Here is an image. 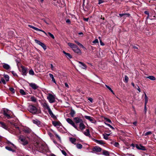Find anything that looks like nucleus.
Returning <instances> with one entry per match:
<instances>
[{
    "label": "nucleus",
    "mask_w": 156,
    "mask_h": 156,
    "mask_svg": "<svg viewBox=\"0 0 156 156\" xmlns=\"http://www.w3.org/2000/svg\"><path fill=\"white\" fill-rule=\"evenodd\" d=\"M93 42L94 43L96 44L98 42V40L97 39H95Z\"/></svg>",
    "instance_id": "nucleus-52"
},
{
    "label": "nucleus",
    "mask_w": 156,
    "mask_h": 156,
    "mask_svg": "<svg viewBox=\"0 0 156 156\" xmlns=\"http://www.w3.org/2000/svg\"><path fill=\"white\" fill-rule=\"evenodd\" d=\"M34 41L36 43L41 46L44 50H45L47 48L46 46L44 43L37 39H35Z\"/></svg>",
    "instance_id": "nucleus-10"
},
{
    "label": "nucleus",
    "mask_w": 156,
    "mask_h": 156,
    "mask_svg": "<svg viewBox=\"0 0 156 156\" xmlns=\"http://www.w3.org/2000/svg\"><path fill=\"white\" fill-rule=\"evenodd\" d=\"M136 86H137V88H136L137 90H138V91L140 92H141L140 88L137 85H136Z\"/></svg>",
    "instance_id": "nucleus-59"
},
{
    "label": "nucleus",
    "mask_w": 156,
    "mask_h": 156,
    "mask_svg": "<svg viewBox=\"0 0 156 156\" xmlns=\"http://www.w3.org/2000/svg\"><path fill=\"white\" fill-rule=\"evenodd\" d=\"M5 148L7 150L9 151H12L13 152H15V150H12L10 147H9L6 146L5 147Z\"/></svg>",
    "instance_id": "nucleus-31"
},
{
    "label": "nucleus",
    "mask_w": 156,
    "mask_h": 156,
    "mask_svg": "<svg viewBox=\"0 0 156 156\" xmlns=\"http://www.w3.org/2000/svg\"><path fill=\"white\" fill-rule=\"evenodd\" d=\"M29 85L34 90H36L39 87V86L34 83H31L29 84Z\"/></svg>",
    "instance_id": "nucleus-16"
},
{
    "label": "nucleus",
    "mask_w": 156,
    "mask_h": 156,
    "mask_svg": "<svg viewBox=\"0 0 156 156\" xmlns=\"http://www.w3.org/2000/svg\"><path fill=\"white\" fill-rule=\"evenodd\" d=\"M48 34L49 36L52 39H54L55 38L54 36L50 32H48V33L47 34V35Z\"/></svg>",
    "instance_id": "nucleus-43"
},
{
    "label": "nucleus",
    "mask_w": 156,
    "mask_h": 156,
    "mask_svg": "<svg viewBox=\"0 0 156 156\" xmlns=\"http://www.w3.org/2000/svg\"><path fill=\"white\" fill-rule=\"evenodd\" d=\"M152 133L151 131H148L146 133L144 134L145 136H147L148 135L151 134H152Z\"/></svg>",
    "instance_id": "nucleus-48"
},
{
    "label": "nucleus",
    "mask_w": 156,
    "mask_h": 156,
    "mask_svg": "<svg viewBox=\"0 0 156 156\" xmlns=\"http://www.w3.org/2000/svg\"><path fill=\"white\" fill-rule=\"evenodd\" d=\"M61 152L64 155L66 156L67 155V154L66 152L64 150H61Z\"/></svg>",
    "instance_id": "nucleus-50"
},
{
    "label": "nucleus",
    "mask_w": 156,
    "mask_h": 156,
    "mask_svg": "<svg viewBox=\"0 0 156 156\" xmlns=\"http://www.w3.org/2000/svg\"><path fill=\"white\" fill-rule=\"evenodd\" d=\"M74 120L76 123H80L83 121V120L81 119L80 117H76L74 118Z\"/></svg>",
    "instance_id": "nucleus-12"
},
{
    "label": "nucleus",
    "mask_w": 156,
    "mask_h": 156,
    "mask_svg": "<svg viewBox=\"0 0 156 156\" xmlns=\"http://www.w3.org/2000/svg\"><path fill=\"white\" fill-rule=\"evenodd\" d=\"M147 77L151 80H155L156 79L155 78L152 76H149Z\"/></svg>",
    "instance_id": "nucleus-32"
},
{
    "label": "nucleus",
    "mask_w": 156,
    "mask_h": 156,
    "mask_svg": "<svg viewBox=\"0 0 156 156\" xmlns=\"http://www.w3.org/2000/svg\"><path fill=\"white\" fill-rule=\"evenodd\" d=\"M100 44H101V45H104V44L102 42V41H101V40H100Z\"/></svg>",
    "instance_id": "nucleus-63"
},
{
    "label": "nucleus",
    "mask_w": 156,
    "mask_h": 156,
    "mask_svg": "<svg viewBox=\"0 0 156 156\" xmlns=\"http://www.w3.org/2000/svg\"><path fill=\"white\" fill-rule=\"evenodd\" d=\"M76 147L78 149H81L83 147V146L82 144H78L76 145Z\"/></svg>",
    "instance_id": "nucleus-36"
},
{
    "label": "nucleus",
    "mask_w": 156,
    "mask_h": 156,
    "mask_svg": "<svg viewBox=\"0 0 156 156\" xmlns=\"http://www.w3.org/2000/svg\"><path fill=\"white\" fill-rule=\"evenodd\" d=\"M30 99L31 101L34 102H37V99L34 96L31 97H30Z\"/></svg>",
    "instance_id": "nucleus-33"
},
{
    "label": "nucleus",
    "mask_w": 156,
    "mask_h": 156,
    "mask_svg": "<svg viewBox=\"0 0 156 156\" xmlns=\"http://www.w3.org/2000/svg\"><path fill=\"white\" fill-rule=\"evenodd\" d=\"M70 141L73 144H75V143L76 141V139L74 138L70 137L69 138Z\"/></svg>",
    "instance_id": "nucleus-29"
},
{
    "label": "nucleus",
    "mask_w": 156,
    "mask_h": 156,
    "mask_svg": "<svg viewBox=\"0 0 156 156\" xmlns=\"http://www.w3.org/2000/svg\"><path fill=\"white\" fill-rule=\"evenodd\" d=\"M113 145L115 147H118L119 146V144L118 143L116 142Z\"/></svg>",
    "instance_id": "nucleus-49"
},
{
    "label": "nucleus",
    "mask_w": 156,
    "mask_h": 156,
    "mask_svg": "<svg viewBox=\"0 0 156 156\" xmlns=\"http://www.w3.org/2000/svg\"><path fill=\"white\" fill-rule=\"evenodd\" d=\"M75 114V111L73 109H72L71 110V111L70 113V114L71 115V116L72 117H73L74 116V115Z\"/></svg>",
    "instance_id": "nucleus-35"
},
{
    "label": "nucleus",
    "mask_w": 156,
    "mask_h": 156,
    "mask_svg": "<svg viewBox=\"0 0 156 156\" xmlns=\"http://www.w3.org/2000/svg\"><path fill=\"white\" fill-rule=\"evenodd\" d=\"M91 139L95 142L98 144L103 145L105 144V142L102 140H98L93 138H91Z\"/></svg>",
    "instance_id": "nucleus-11"
},
{
    "label": "nucleus",
    "mask_w": 156,
    "mask_h": 156,
    "mask_svg": "<svg viewBox=\"0 0 156 156\" xmlns=\"http://www.w3.org/2000/svg\"><path fill=\"white\" fill-rule=\"evenodd\" d=\"M3 67L5 69L7 70H9L10 69V66L9 64L5 63H4L3 64Z\"/></svg>",
    "instance_id": "nucleus-19"
},
{
    "label": "nucleus",
    "mask_w": 156,
    "mask_h": 156,
    "mask_svg": "<svg viewBox=\"0 0 156 156\" xmlns=\"http://www.w3.org/2000/svg\"><path fill=\"white\" fill-rule=\"evenodd\" d=\"M0 126L2 127L4 129H5L6 130L8 129V127L5 125V124L2 122H0Z\"/></svg>",
    "instance_id": "nucleus-18"
},
{
    "label": "nucleus",
    "mask_w": 156,
    "mask_h": 156,
    "mask_svg": "<svg viewBox=\"0 0 156 156\" xmlns=\"http://www.w3.org/2000/svg\"><path fill=\"white\" fill-rule=\"evenodd\" d=\"M144 13L146 14H147V15H148V16H149V12H148V11H145L144 12Z\"/></svg>",
    "instance_id": "nucleus-64"
},
{
    "label": "nucleus",
    "mask_w": 156,
    "mask_h": 156,
    "mask_svg": "<svg viewBox=\"0 0 156 156\" xmlns=\"http://www.w3.org/2000/svg\"><path fill=\"white\" fill-rule=\"evenodd\" d=\"M12 73L14 76H17V74L14 71H12Z\"/></svg>",
    "instance_id": "nucleus-55"
},
{
    "label": "nucleus",
    "mask_w": 156,
    "mask_h": 156,
    "mask_svg": "<svg viewBox=\"0 0 156 156\" xmlns=\"http://www.w3.org/2000/svg\"><path fill=\"white\" fill-rule=\"evenodd\" d=\"M49 75L53 83L56 84V82L55 79L54 78L53 75L51 73H49Z\"/></svg>",
    "instance_id": "nucleus-25"
},
{
    "label": "nucleus",
    "mask_w": 156,
    "mask_h": 156,
    "mask_svg": "<svg viewBox=\"0 0 156 156\" xmlns=\"http://www.w3.org/2000/svg\"><path fill=\"white\" fill-rule=\"evenodd\" d=\"M14 125L15 128L19 129V128L18 127L16 124H14Z\"/></svg>",
    "instance_id": "nucleus-62"
},
{
    "label": "nucleus",
    "mask_w": 156,
    "mask_h": 156,
    "mask_svg": "<svg viewBox=\"0 0 156 156\" xmlns=\"http://www.w3.org/2000/svg\"><path fill=\"white\" fill-rule=\"evenodd\" d=\"M83 20L87 22L89 20V18H83Z\"/></svg>",
    "instance_id": "nucleus-58"
},
{
    "label": "nucleus",
    "mask_w": 156,
    "mask_h": 156,
    "mask_svg": "<svg viewBox=\"0 0 156 156\" xmlns=\"http://www.w3.org/2000/svg\"><path fill=\"white\" fill-rule=\"evenodd\" d=\"M106 121L110 123H112V122H111V120L110 119H109L106 118Z\"/></svg>",
    "instance_id": "nucleus-56"
},
{
    "label": "nucleus",
    "mask_w": 156,
    "mask_h": 156,
    "mask_svg": "<svg viewBox=\"0 0 156 156\" xmlns=\"http://www.w3.org/2000/svg\"><path fill=\"white\" fill-rule=\"evenodd\" d=\"M32 122L34 124H36L39 127H40L41 126V122L37 119H33Z\"/></svg>",
    "instance_id": "nucleus-13"
},
{
    "label": "nucleus",
    "mask_w": 156,
    "mask_h": 156,
    "mask_svg": "<svg viewBox=\"0 0 156 156\" xmlns=\"http://www.w3.org/2000/svg\"><path fill=\"white\" fill-rule=\"evenodd\" d=\"M105 86L109 90H110L113 94H114V93L113 91V90L111 88L109 87V86L105 85Z\"/></svg>",
    "instance_id": "nucleus-40"
},
{
    "label": "nucleus",
    "mask_w": 156,
    "mask_h": 156,
    "mask_svg": "<svg viewBox=\"0 0 156 156\" xmlns=\"http://www.w3.org/2000/svg\"><path fill=\"white\" fill-rule=\"evenodd\" d=\"M88 100H89L92 103L93 101V99L91 98H89L88 99Z\"/></svg>",
    "instance_id": "nucleus-54"
},
{
    "label": "nucleus",
    "mask_w": 156,
    "mask_h": 156,
    "mask_svg": "<svg viewBox=\"0 0 156 156\" xmlns=\"http://www.w3.org/2000/svg\"><path fill=\"white\" fill-rule=\"evenodd\" d=\"M33 29L37 30V31H41L43 32L46 36H47V33H46L43 30H42L41 29H39L35 27H34Z\"/></svg>",
    "instance_id": "nucleus-26"
},
{
    "label": "nucleus",
    "mask_w": 156,
    "mask_h": 156,
    "mask_svg": "<svg viewBox=\"0 0 156 156\" xmlns=\"http://www.w3.org/2000/svg\"><path fill=\"white\" fill-rule=\"evenodd\" d=\"M108 126L110 127L112 129H115L110 124L108 125Z\"/></svg>",
    "instance_id": "nucleus-60"
},
{
    "label": "nucleus",
    "mask_w": 156,
    "mask_h": 156,
    "mask_svg": "<svg viewBox=\"0 0 156 156\" xmlns=\"http://www.w3.org/2000/svg\"><path fill=\"white\" fill-rule=\"evenodd\" d=\"M28 111L33 114H38L40 113L41 111L35 106L33 105H29L28 107Z\"/></svg>",
    "instance_id": "nucleus-1"
},
{
    "label": "nucleus",
    "mask_w": 156,
    "mask_h": 156,
    "mask_svg": "<svg viewBox=\"0 0 156 156\" xmlns=\"http://www.w3.org/2000/svg\"><path fill=\"white\" fill-rule=\"evenodd\" d=\"M20 92L22 95H25L26 94L25 92L22 89H20Z\"/></svg>",
    "instance_id": "nucleus-42"
},
{
    "label": "nucleus",
    "mask_w": 156,
    "mask_h": 156,
    "mask_svg": "<svg viewBox=\"0 0 156 156\" xmlns=\"http://www.w3.org/2000/svg\"><path fill=\"white\" fill-rule=\"evenodd\" d=\"M144 95H145V105H146L148 101V98L147 96L146 93L145 92H144Z\"/></svg>",
    "instance_id": "nucleus-34"
},
{
    "label": "nucleus",
    "mask_w": 156,
    "mask_h": 156,
    "mask_svg": "<svg viewBox=\"0 0 156 156\" xmlns=\"http://www.w3.org/2000/svg\"><path fill=\"white\" fill-rule=\"evenodd\" d=\"M3 115L7 119H10L14 117L12 112L10 113V112L7 109L3 111Z\"/></svg>",
    "instance_id": "nucleus-6"
},
{
    "label": "nucleus",
    "mask_w": 156,
    "mask_h": 156,
    "mask_svg": "<svg viewBox=\"0 0 156 156\" xmlns=\"http://www.w3.org/2000/svg\"><path fill=\"white\" fill-rule=\"evenodd\" d=\"M119 16L120 17H122L123 16L129 17L130 16V14L129 13L119 14Z\"/></svg>",
    "instance_id": "nucleus-27"
},
{
    "label": "nucleus",
    "mask_w": 156,
    "mask_h": 156,
    "mask_svg": "<svg viewBox=\"0 0 156 156\" xmlns=\"http://www.w3.org/2000/svg\"><path fill=\"white\" fill-rule=\"evenodd\" d=\"M48 134L51 137H52L53 136L52 133L50 132H48Z\"/></svg>",
    "instance_id": "nucleus-57"
},
{
    "label": "nucleus",
    "mask_w": 156,
    "mask_h": 156,
    "mask_svg": "<svg viewBox=\"0 0 156 156\" xmlns=\"http://www.w3.org/2000/svg\"><path fill=\"white\" fill-rule=\"evenodd\" d=\"M23 131L26 133H29L31 132V130L28 128H26L23 129Z\"/></svg>",
    "instance_id": "nucleus-23"
},
{
    "label": "nucleus",
    "mask_w": 156,
    "mask_h": 156,
    "mask_svg": "<svg viewBox=\"0 0 156 156\" xmlns=\"http://www.w3.org/2000/svg\"><path fill=\"white\" fill-rule=\"evenodd\" d=\"M84 117L86 119L89 120L92 123L95 124L97 122L96 120L90 116L85 115L84 116Z\"/></svg>",
    "instance_id": "nucleus-9"
},
{
    "label": "nucleus",
    "mask_w": 156,
    "mask_h": 156,
    "mask_svg": "<svg viewBox=\"0 0 156 156\" xmlns=\"http://www.w3.org/2000/svg\"><path fill=\"white\" fill-rule=\"evenodd\" d=\"M55 95L54 94L53 95L51 94H49L48 96L47 97V98L49 101V102L51 103H53L55 101Z\"/></svg>",
    "instance_id": "nucleus-7"
},
{
    "label": "nucleus",
    "mask_w": 156,
    "mask_h": 156,
    "mask_svg": "<svg viewBox=\"0 0 156 156\" xmlns=\"http://www.w3.org/2000/svg\"><path fill=\"white\" fill-rule=\"evenodd\" d=\"M4 77L6 81H8L9 80V76L5 74L4 76Z\"/></svg>",
    "instance_id": "nucleus-38"
},
{
    "label": "nucleus",
    "mask_w": 156,
    "mask_h": 156,
    "mask_svg": "<svg viewBox=\"0 0 156 156\" xmlns=\"http://www.w3.org/2000/svg\"><path fill=\"white\" fill-rule=\"evenodd\" d=\"M68 45L75 52L79 53L81 52L80 49L76 44L71 43H68Z\"/></svg>",
    "instance_id": "nucleus-4"
},
{
    "label": "nucleus",
    "mask_w": 156,
    "mask_h": 156,
    "mask_svg": "<svg viewBox=\"0 0 156 156\" xmlns=\"http://www.w3.org/2000/svg\"><path fill=\"white\" fill-rule=\"evenodd\" d=\"M79 127L80 129L81 130H83L85 128V126L84 125L83 123V121H82V122L80 123L79 124Z\"/></svg>",
    "instance_id": "nucleus-20"
},
{
    "label": "nucleus",
    "mask_w": 156,
    "mask_h": 156,
    "mask_svg": "<svg viewBox=\"0 0 156 156\" xmlns=\"http://www.w3.org/2000/svg\"><path fill=\"white\" fill-rule=\"evenodd\" d=\"M136 147L139 150H142L143 151H145L146 150L145 147L141 145H138L136 144Z\"/></svg>",
    "instance_id": "nucleus-17"
},
{
    "label": "nucleus",
    "mask_w": 156,
    "mask_h": 156,
    "mask_svg": "<svg viewBox=\"0 0 156 156\" xmlns=\"http://www.w3.org/2000/svg\"><path fill=\"white\" fill-rule=\"evenodd\" d=\"M29 73L30 75H34V72L32 69H31L29 70Z\"/></svg>",
    "instance_id": "nucleus-37"
},
{
    "label": "nucleus",
    "mask_w": 156,
    "mask_h": 156,
    "mask_svg": "<svg viewBox=\"0 0 156 156\" xmlns=\"http://www.w3.org/2000/svg\"><path fill=\"white\" fill-rule=\"evenodd\" d=\"M50 65H51V70H52L53 71L54 70L55 68L54 67V66H53V65L52 64H50Z\"/></svg>",
    "instance_id": "nucleus-51"
},
{
    "label": "nucleus",
    "mask_w": 156,
    "mask_h": 156,
    "mask_svg": "<svg viewBox=\"0 0 156 156\" xmlns=\"http://www.w3.org/2000/svg\"><path fill=\"white\" fill-rule=\"evenodd\" d=\"M98 3L99 4H100L104 2V1L102 0H98Z\"/></svg>",
    "instance_id": "nucleus-53"
},
{
    "label": "nucleus",
    "mask_w": 156,
    "mask_h": 156,
    "mask_svg": "<svg viewBox=\"0 0 156 156\" xmlns=\"http://www.w3.org/2000/svg\"><path fill=\"white\" fill-rule=\"evenodd\" d=\"M63 53L66 55V57L67 58H72V56L69 53L66 52L65 51H63Z\"/></svg>",
    "instance_id": "nucleus-24"
},
{
    "label": "nucleus",
    "mask_w": 156,
    "mask_h": 156,
    "mask_svg": "<svg viewBox=\"0 0 156 156\" xmlns=\"http://www.w3.org/2000/svg\"><path fill=\"white\" fill-rule=\"evenodd\" d=\"M66 121L70 125H71L72 126H73L74 128H75L76 130H79L78 129L77 126H76L74 122H73V121L70 118H67L66 119Z\"/></svg>",
    "instance_id": "nucleus-8"
},
{
    "label": "nucleus",
    "mask_w": 156,
    "mask_h": 156,
    "mask_svg": "<svg viewBox=\"0 0 156 156\" xmlns=\"http://www.w3.org/2000/svg\"><path fill=\"white\" fill-rule=\"evenodd\" d=\"M37 150L40 152L44 153L47 152L48 150V147L45 145L38 144L37 147Z\"/></svg>",
    "instance_id": "nucleus-3"
},
{
    "label": "nucleus",
    "mask_w": 156,
    "mask_h": 156,
    "mask_svg": "<svg viewBox=\"0 0 156 156\" xmlns=\"http://www.w3.org/2000/svg\"><path fill=\"white\" fill-rule=\"evenodd\" d=\"M54 133L56 136L58 138L59 140L60 141H61V139L60 137L56 133Z\"/></svg>",
    "instance_id": "nucleus-46"
},
{
    "label": "nucleus",
    "mask_w": 156,
    "mask_h": 156,
    "mask_svg": "<svg viewBox=\"0 0 156 156\" xmlns=\"http://www.w3.org/2000/svg\"><path fill=\"white\" fill-rule=\"evenodd\" d=\"M42 105L45 109L48 110V112L51 117L53 118H55L56 116L53 114L50 107L46 102H44L42 104Z\"/></svg>",
    "instance_id": "nucleus-2"
},
{
    "label": "nucleus",
    "mask_w": 156,
    "mask_h": 156,
    "mask_svg": "<svg viewBox=\"0 0 156 156\" xmlns=\"http://www.w3.org/2000/svg\"><path fill=\"white\" fill-rule=\"evenodd\" d=\"M1 83H2L3 84H6V82L5 80L4 79L3 77H1Z\"/></svg>",
    "instance_id": "nucleus-41"
},
{
    "label": "nucleus",
    "mask_w": 156,
    "mask_h": 156,
    "mask_svg": "<svg viewBox=\"0 0 156 156\" xmlns=\"http://www.w3.org/2000/svg\"><path fill=\"white\" fill-rule=\"evenodd\" d=\"M9 89L10 90V91H11L12 93H15V90L13 88L10 87Z\"/></svg>",
    "instance_id": "nucleus-47"
},
{
    "label": "nucleus",
    "mask_w": 156,
    "mask_h": 156,
    "mask_svg": "<svg viewBox=\"0 0 156 156\" xmlns=\"http://www.w3.org/2000/svg\"><path fill=\"white\" fill-rule=\"evenodd\" d=\"M19 142L23 146L28 144V141L26 138L23 135H20L19 136Z\"/></svg>",
    "instance_id": "nucleus-5"
},
{
    "label": "nucleus",
    "mask_w": 156,
    "mask_h": 156,
    "mask_svg": "<svg viewBox=\"0 0 156 156\" xmlns=\"http://www.w3.org/2000/svg\"><path fill=\"white\" fill-rule=\"evenodd\" d=\"M75 42L79 46H80V44H81L79 42L77 41H75Z\"/></svg>",
    "instance_id": "nucleus-61"
},
{
    "label": "nucleus",
    "mask_w": 156,
    "mask_h": 156,
    "mask_svg": "<svg viewBox=\"0 0 156 156\" xmlns=\"http://www.w3.org/2000/svg\"><path fill=\"white\" fill-rule=\"evenodd\" d=\"M86 131L84 133V134L85 135L87 136H89V137H91V136L90 135V131L89 129H87L86 130Z\"/></svg>",
    "instance_id": "nucleus-22"
},
{
    "label": "nucleus",
    "mask_w": 156,
    "mask_h": 156,
    "mask_svg": "<svg viewBox=\"0 0 156 156\" xmlns=\"http://www.w3.org/2000/svg\"><path fill=\"white\" fill-rule=\"evenodd\" d=\"M101 150L102 149L101 148L97 146H95L92 149L93 151H96L97 152H100L101 151Z\"/></svg>",
    "instance_id": "nucleus-15"
},
{
    "label": "nucleus",
    "mask_w": 156,
    "mask_h": 156,
    "mask_svg": "<svg viewBox=\"0 0 156 156\" xmlns=\"http://www.w3.org/2000/svg\"><path fill=\"white\" fill-rule=\"evenodd\" d=\"M52 124L55 126H56L58 125V123L55 121H53L52 122Z\"/></svg>",
    "instance_id": "nucleus-44"
},
{
    "label": "nucleus",
    "mask_w": 156,
    "mask_h": 156,
    "mask_svg": "<svg viewBox=\"0 0 156 156\" xmlns=\"http://www.w3.org/2000/svg\"><path fill=\"white\" fill-rule=\"evenodd\" d=\"M109 134L106 133L103 134L104 138L106 140L108 139V136H109Z\"/></svg>",
    "instance_id": "nucleus-30"
},
{
    "label": "nucleus",
    "mask_w": 156,
    "mask_h": 156,
    "mask_svg": "<svg viewBox=\"0 0 156 156\" xmlns=\"http://www.w3.org/2000/svg\"><path fill=\"white\" fill-rule=\"evenodd\" d=\"M102 154L104 155L107 156L109 155L108 151L105 150H103L102 151Z\"/></svg>",
    "instance_id": "nucleus-28"
},
{
    "label": "nucleus",
    "mask_w": 156,
    "mask_h": 156,
    "mask_svg": "<svg viewBox=\"0 0 156 156\" xmlns=\"http://www.w3.org/2000/svg\"><path fill=\"white\" fill-rule=\"evenodd\" d=\"M78 62L79 64H80L81 65L80 66V67H81L83 69H86L87 66L85 64L80 61Z\"/></svg>",
    "instance_id": "nucleus-21"
},
{
    "label": "nucleus",
    "mask_w": 156,
    "mask_h": 156,
    "mask_svg": "<svg viewBox=\"0 0 156 156\" xmlns=\"http://www.w3.org/2000/svg\"><path fill=\"white\" fill-rule=\"evenodd\" d=\"M6 143L8 144H10L12 145L15 148H16V146L13 144L11 142L7 140L6 142Z\"/></svg>",
    "instance_id": "nucleus-39"
},
{
    "label": "nucleus",
    "mask_w": 156,
    "mask_h": 156,
    "mask_svg": "<svg viewBox=\"0 0 156 156\" xmlns=\"http://www.w3.org/2000/svg\"><path fill=\"white\" fill-rule=\"evenodd\" d=\"M129 80V78L127 76H125V81L126 83H127L128 82Z\"/></svg>",
    "instance_id": "nucleus-45"
},
{
    "label": "nucleus",
    "mask_w": 156,
    "mask_h": 156,
    "mask_svg": "<svg viewBox=\"0 0 156 156\" xmlns=\"http://www.w3.org/2000/svg\"><path fill=\"white\" fill-rule=\"evenodd\" d=\"M21 67L22 68V74L24 76H26L27 73V68L23 66H21Z\"/></svg>",
    "instance_id": "nucleus-14"
}]
</instances>
